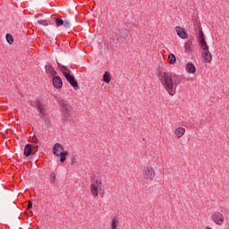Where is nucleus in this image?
I'll use <instances>...</instances> for the list:
<instances>
[{
  "mask_svg": "<svg viewBox=\"0 0 229 229\" xmlns=\"http://www.w3.org/2000/svg\"><path fill=\"white\" fill-rule=\"evenodd\" d=\"M38 24L43 25V26H45V27L48 26V23H47V21L46 20L38 21Z\"/></svg>",
  "mask_w": 229,
  "mask_h": 229,
  "instance_id": "22",
  "label": "nucleus"
},
{
  "mask_svg": "<svg viewBox=\"0 0 229 229\" xmlns=\"http://www.w3.org/2000/svg\"><path fill=\"white\" fill-rule=\"evenodd\" d=\"M37 147H39L41 144L38 141H34L33 142Z\"/></svg>",
  "mask_w": 229,
  "mask_h": 229,
  "instance_id": "26",
  "label": "nucleus"
},
{
  "mask_svg": "<svg viewBox=\"0 0 229 229\" xmlns=\"http://www.w3.org/2000/svg\"><path fill=\"white\" fill-rule=\"evenodd\" d=\"M36 103H37L36 106H38L40 114L44 115L45 114L44 106L42 104H40L39 101H37Z\"/></svg>",
  "mask_w": 229,
  "mask_h": 229,
  "instance_id": "18",
  "label": "nucleus"
},
{
  "mask_svg": "<svg viewBox=\"0 0 229 229\" xmlns=\"http://www.w3.org/2000/svg\"><path fill=\"white\" fill-rule=\"evenodd\" d=\"M199 45L204 52H202V58H204V63H210L212 61V55L208 51L209 47L205 40V36L202 30H199Z\"/></svg>",
  "mask_w": 229,
  "mask_h": 229,
  "instance_id": "2",
  "label": "nucleus"
},
{
  "mask_svg": "<svg viewBox=\"0 0 229 229\" xmlns=\"http://www.w3.org/2000/svg\"><path fill=\"white\" fill-rule=\"evenodd\" d=\"M64 110V117L66 121L72 120V106L66 104L65 102H62L61 104Z\"/></svg>",
  "mask_w": 229,
  "mask_h": 229,
  "instance_id": "6",
  "label": "nucleus"
},
{
  "mask_svg": "<svg viewBox=\"0 0 229 229\" xmlns=\"http://www.w3.org/2000/svg\"><path fill=\"white\" fill-rule=\"evenodd\" d=\"M118 226V220L116 218L113 219L112 225H111V228L112 229H116Z\"/></svg>",
  "mask_w": 229,
  "mask_h": 229,
  "instance_id": "20",
  "label": "nucleus"
},
{
  "mask_svg": "<svg viewBox=\"0 0 229 229\" xmlns=\"http://www.w3.org/2000/svg\"><path fill=\"white\" fill-rule=\"evenodd\" d=\"M75 162H76L75 157H72L70 158V164H71V165H72V166L74 165Z\"/></svg>",
  "mask_w": 229,
  "mask_h": 229,
  "instance_id": "23",
  "label": "nucleus"
},
{
  "mask_svg": "<svg viewBox=\"0 0 229 229\" xmlns=\"http://www.w3.org/2000/svg\"><path fill=\"white\" fill-rule=\"evenodd\" d=\"M28 208H32V202L30 200L28 202Z\"/></svg>",
  "mask_w": 229,
  "mask_h": 229,
  "instance_id": "25",
  "label": "nucleus"
},
{
  "mask_svg": "<svg viewBox=\"0 0 229 229\" xmlns=\"http://www.w3.org/2000/svg\"><path fill=\"white\" fill-rule=\"evenodd\" d=\"M64 71L63 72L64 76L65 77L66 81L75 89L78 87V82L75 80L74 76L72 74V72L67 68V66H62Z\"/></svg>",
  "mask_w": 229,
  "mask_h": 229,
  "instance_id": "5",
  "label": "nucleus"
},
{
  "mask_svg": "<svg viewBox=\"0 0 229 229\" xmlns=\"http://www.w3.org/2000/svg\"><path fill=\"white\" fill-rule=\"evenodd\" d=\"M156 176V173L154 171V169L152 167H145L144 170H143V177L146 179V180H153Z\"/></svg>",
  "mask_w": 229,
  "mask_h": 229,
  "instance_id": "8",
  "label": "nucleus"
},
{
  "mask_svg": "<svg viewBox=\"0 0 229 229\" xmlns=\"http://www.w3.org/2000/svg\"><path fill=\"white\" fill-rule=\"evenodd\" d=\"M46 71L51 75H55L56 73L54 67L49 64L46 65Z\"/></svg>",
  "mask_w": 229,
  "mask_h": 229,
  "instance_id": "16",
  "label": "nucleus"
},
{
  "mask_svg": "<svg viewBox=\"0 0 229 229\" xmlns=\"http://www.w3.org/2000/svg\"><path fill=\"white\" fill-rule=\"evenodd\" d=\"M161 84L165 90L173 97L176 93L177 87L181 83V76L167 72H159L158 75Z\"/></svg>",
  "mask_w": 229,
  "mask_h": 229,
  "instance_id": "1",
  "label": "nucleus"
},
{
  "mask_svg": "<svg viewBox=\"0 0 229 229\" xmlns=\"http://www.w3.org/2000/svg\"><path fill=\"white\" fill-rule=\"evenodd\" d=\"M186 72L188 73H194L196 72V67L192 63L186 64Z\"/></svg>",
  "mask_w": 229,
  "mask_h": 229,
  "instance_id": "13",
  "label": "nucleus"
},
{
  "mask_svg": "<svg viewBox=\"0 0 229 229\" xmlns=\"http://www.w3.org/2000/svg\"><path fill=\"white\" fill-rule=\"evenodd\" d=\"M176 62V56L174 54L169 55V64H174Z\"/></svg>",
  "mask_w": 229,
  "mask_h": 229,
  "instance_id": "19",
  "label": "nucleus"
},
{
  "mask_svg": "<svg viewBox=\"0 0 229 229\" xmlns=\"http://www.w3.org/2000/svg\"><path fill=\"white\" fill-rule=\"evenodd\" d=\"M53 85L57 89H61L63 86L62 79L58 76L54 77Z\"/></svg>",
  "mask_w": 229,
  "mask_h": 229,
  "instance_id": "12",
  "label": "nucleus"
},
{
  "mask_svg": "<svg viewBox=\"0 0 229 229\" xmlns=\"http://www.w3.org/2000/svg\"><path fill=\"white\" fill-rule=\"evenodd\" d=\"M103 81L106 83H109L111 81V76L110 73L108 72H106L104 76H103Z\"/></svg>",
  "mask_w": 229,
  "mask_h": 229,
  "instance_id": "17",
  "label": "nucleus"
},
{
  "mask_svg": "<svg viewBox=\"0 0 229 229\" xmlns=\"http://www.w3.org/2000/svg\"><path fill=\"white\" fill-rule=\"evenodd\" d=\"M55 21L56 23V27L64 26L65 29H70L72 27V24L68 20H62L60 18H55Z\"/></svg>",
  "mask_w": 229,
  "mask_h": 229,
  "instance_id": "9",
  "label": "nucleus"
},
{
  "mask_svg": "<svg viewBox=\"0 0 229 229\" xmlns=\"http://www.w3.org/2000/svg\"><path fill=\"white\" fill-rule=\"evenodd\" d=\"M5 38H6L7 42L10 45H12L13 43V36L11 34H7Z\"/></svg>",
  "mask_w": 229,
  "mask_h": 229,
  "instance_id": "21",
  "label": "nucleus"
},
{
  "mask_svg": "<svg viewBox=\"0 0 229 229\" xmlns=\"http://www.w3.org/2000/svg\"><path fill=\"white\" fill-rule=\"evenodd\" d=\"M90 189L94 197L98 196V194L100 195L101 198L104 197L105 188L102 185L101 180L98 179L96 181V184H91Z\"/></svg>",
  "mask_w": 229,
  "mask_h": 229,
  "instance_id": "3",
  "label": "nucleus"
},
{
  "mask_svg": "<svg viewBox=\"0 0 229 229\" xmlns=\"http://www.w3.org/2000/svg\"><path fill=\"white\" fill-rule=\"evenodd\" d=\"M114 40H116L117 42H120L118 38H116L114 36H113Z\"/></svg>",
  "mask_w": 229,
  "mask_h": 229,
  "instance_id": "27",
  "label": "nucleus"
},
{
  "mask_svg": "<svg viewBox=\"0 0 229 229\" xmlns=\"http://www.w3.org/2000/svg\"><path fill=\"white\" fill-rule=\"evenodd\" d=\"M213 222H215V225H218V226H222L225 223V216L222 213L218 211H215L213 213Z\"/></svg>",
  "mask_w": 229,
  "mask_h": 229,
  "instance_id": "7",
  "label": "nucleus"
},
{
  "mask_svg": "<svg viewBox=\"0 0 229 229\" xmlns=\"http://www.w3.org/2000/svg\"><path fill=\"white\" fill-rule=\"evenodd\" d=\"M50 179L52 180V182H55V174L54 172L51 173V174H50Z\"/></svg>",
  "mask_w": 229,
  "mask_h": 229,
  "instance_id": "24",
  "label": "nucleus"
},
{
  "mask_svg": "<svg viewBox=\"0 0 229 229\" xmlns=\"http://www.w3.org/2000/svg\"><path fill=\"white\" fill-rule=\"evenodd\" d=\"M53 152L55 156L61 157V163H64L66 160V156L69 154L68 151H64V147L59 143L55 144L53 148Z\"/></svg>",
  "mask_w": 229,
  "mask_h": 229,
  "instance_id": "4",
  "label": "nucleus"
},
{
  "mask_svg": "<svg viewBox=\"0 0 229 229\" xmlns=\"http://www.w3.org/2000/svg\"><path fill=\"white\" fill-rule=\"evenodd\" d=\"M31 151H32V147H31V145H30V144H27V145L25 146V148H24V155H25L26 157H29V156H30Z\"/></svg>",
  "mask_w": 229,
  "mask_h": 229,
  "instance_id": "15",
  "label": "nucleus"
},
{
  "mask_svg": "<svg viewBox=\"0 0 229 229\" xmlns=\"http://www.w3.org/2000/svg\"><path fill=\"white\" fill-rule=\"evenodd\" d=\"M185 131L186 130L183 127L177 128L174 131L175 138L181 139L184 135Z\"/></svg>",
  "mask_w": 229,
  "mask_h": 229,
  "instance_id": "11",
  "label": "nucleus"
},
{
  "mask_svg": "<svg viewBox=\"0 0 229 229\" xmlns=\"http://www.w3.org/2000/svg\"><path fill=\"white\" fill-rule=\"evenodd\" d=\"M175 31L181 38L186 39L188 38V34L183 28L177 26L175 27Z\"/></svg>",
  "mask_w": 229,
  "mask_h": 229,
  "instance_id": "10",
  "label": "nucleus"
},
{
  "mask_svg": "<svg viewBox=\"0 0 229 229\" xmlns=\"http://www.w3.org/2000/svg\"><path fill=\"white\" fill-rule=\"evenodd\" d=\"M184 47H185L186 51H189V52H192L194 50V46H193V43L191 40H188L185 43Z\"/></svg>",
  "mask_w": 229,
  "mask_h": 229,
  "instance_id": "14",
  "label": "nucleus"
}]
</instances>
